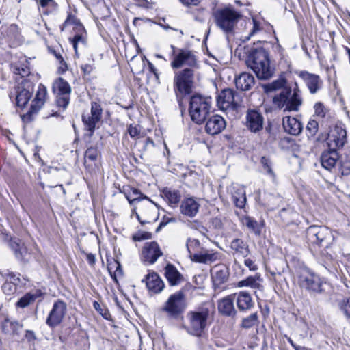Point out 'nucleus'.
Listing matches in <instances>:
<instances>
[{
	"instance_id": "nucleus-1",
	"label": "nucleus",
	"mask_w": 350,
	"mask_h": 350,
	"mask_svg": "<svg viewBox=\"0 0 350 350\" xmlns=\"http://www.w3.org/2000/svg\"><path fill=\"white\" fill-rule=\"evenodd\" d=\"M217 27L226 34L234 32L238 23L241 20V12L228 4L217 9L213 14Z\"/></svg>"
},
{
	"instance_id": "nucleus-2",
	"label": "nucleus",
	"mask_w": 350,
	"mask_h": 350,
	"mask_svg": "<svg viewBox=\"0 0 350 350\" xmlns=\"http://www.w3.org/2000/svg\"><path fill=\"white\" fill-rule=\"evenodd\" d=\"M246 63L260 79H267L273 75L267 52L262 48L256 49L250 54Z\"/></svg>"
},
{
	"instance_id": "nucleus-3",
	"label": "nucleus",
	"mask_w": 350,
	"mask_h": 350,
	"mask_svg": "<svg viewBox=\"0 0 350 350\" xmlns=\"http://www.w3.org/2000/svg\"><path fill=\"white\" fill-rule=\"evenodd\" d=\"M210 318V310L206 308L191 311L187 314L188 322L183 327L189 334L200 337L208 327Z\"/></svg>"
},
{
	"instance_id": "nucleus-4",
	"label": "nucleus",
	"mask_w": 350,
	"mask_h": 350,
	"mask_svg": "<svg viewBox=\"0 0 350 350\" xmlns=\"http://www.w3.org/2000/svg\"><path fill=\"white\" fill-rule=\"evenodd\" d=\"M273 103L284 111H298L303 100L300 91L297 88L292 90L289 88H283L281 92L273 97Z\"/></svg>"
},
{
	"instance_id": "nucleus-5",
	"label": "nucleus",
	"mask_w": 350,
	"mask_h": 350,
	"mask_svg": "<svg viewBox=\"0 0 350 350\" xmlns=\"http://www.w3.org/2000/svg\"><path fill=\"white\" fill-rule=\"evenodd\" d=\"M211 100L210 98L194 95L189 103V114L191 120L200 124L204 122L211 111Z\"/></svg>"
},
{
	"instance_id": "nucleus-6",
	"label": "nucleus",
	"mask_w": 350,
	"mask_h": 350,
	"mask_svg": "<svg viewBox=\"0 0 350 350\" xmlns=\"http://www.w3.org/2000/svg\"><path fill=\"white\" fill-rule=\"evenodd\" d=\"M73 25L77 30L76 34L70 39L75 54L85 49L87 45V33L81 23L74 16L69 14L62 25V31L68 25Z\"/></svg>"
},
{
	"instance_id": "nucleus-7",
	"label": "nucleus",
	"mask_w": 350,
	"mask_h": 350,
	"mask_svg": "<svg viewBox=\"0 0 350 350\" xmlns=\"http://www.w3.org/2000/svg\"><path fill=\"white\" fill-rule=\"evenodd\" d=\"M23 328L21 322L12 318L6 310L0 308V333L10 337L18 336Z\"/></svg>"
},
{
	"instance_id": "nucleus-8",
	"label": "nucleus",
	"mask_w": 350,
	"mask_h": 350,
	"mask_svg": "<svg viewBox=\"0 0 350 350\" xmlns=\"http://www.w3.org/2000/svg\"><path fill=\"white\" fill-rule=\"evenodd\" d=\"M186 308L185 295L181 291L171 295L163 306V311L171 318H177Z\"/></svg>"
},
{
	"instance_id": "nucleus-9",
	"label": "nucleus",
	"mask_w": 350,
	"mask_h": 350,
	"mask_svg": "<svg viewBox=\"0 0 350 350\" xmlns=\"http://www.w3.org/2000/svg\"><path fill=\"white\" fill-rule=\"evenodd\" d=\"M193 72L191 68H185L175 74L174 85L176 92L189 94L191 91Z\"/></svg>"
},
{
	"instance_id": "nucleus-10",
	"label": "nucleus",
	"mask_w": 350,
	"mask_h": 350,
	"mask_svg": "<svg viewBox=\"0 0 350 350\" xmlns=\"http://www.w3.org/2000/svg\"><path fill=\"white\" fill-rule=\"evenodd\" d=\"M53 90L57 94L56 103L57 106L65 109L70 100L71 88L67 81L59 77L53 84Z\"/></svg>"
},
{
	"instance_id": "nucleus-11",
	"label": "nucleus",
	"mask_w": 350,
	"mask_h": 350,
	"mask_svg": "<svg viewBox=\"0 0 350 350\" xmlns=\"http://www.w3.org/2000/svg\"><path fill=\"white\" fill-rule=\"evenodd\" d=\"M103 109L100 103L92 102L91 103L90 113H84L82 116V120L85 129L90 132V135H92L94 132L96 124L100 121L102 118Z\"/></svg>"
},
{
	"instance_id": "nucleus-12",
	"label": "nucleus",
	"mask_w": 350,
	"mask_h": 350,
	"mask_svg": "<svg viewBox=\"0 0 350 350\" xmlns=\"http://www.w3.org/2000/svg\"><path fill=\"white\" fill-rule=\"evenodd\" d=\"M332 237L331 230L325 227L312 226L306 231L308 241L314 245H321L323 242L328 241Z\"/></svg>"
},
{
	"instance_id": "nucleus-13",
	"label": "nucleus",
	"mask_w": 350,
	"mask_h": 350,
	"mask_svg": "<svg viewBox=\"0 0 350 350\" xmlns=\"http://www.w3.org/2000/svg\"><path fill=\"white\" fill-rule=\"evenodd\" d=\"M174 55L171 62V66L173 68H179L184 66H188L191 68L197 66V59L193 53L188 50H179L177 54H175V47L171 45Z\"/></svg>"
},
{
	"instance_id": "nucleus-14",
	"label": "nucleus",
	"mask_w": 350,
	"mask_h": 350,
	"mask_svg": "<svg viewBox=\"0 0 350 350\" xmlns=\"http://www.w3.org/2000/svg\"><path fill=\"white\" fill-rule=\"evenodd\" d=\"M67 310L66 304L62 301H56L50 311L46 323L51 328L55 327L59 325L63 321Z\"/></svg>"
},
{
	"instance_id": "nucleus-15",
	"label": "nucleus",
	"mask_w": 350,
	"mask_h": 350,
	"mask_svg": "<svg viewBox=\"0 0 350 350\" xmlns=\"http://www.w3.org/2000/svg\"><path fill=\"white\" fill-rule=\"evenodd\" d=\"M240 102L239 95L232 89H225L217 98V106L221 110L234 109Z\"/></svg>"
},
{
	"instance_id": "nucleus-16",
	"label": "nucleus",
	"mask_w": 350,
	"mask_h": 350,
	"mask_svg": "<svg viewBox=\"0 0 350 350\" xmlns=\"http://www.w3.org/2000/svg\"><path fill=\"white\" fill-rule=\"evenodd\" d=\"M300 286L309 291L321 292L322 281L319 275L309 271H304L299 276Z\"/></svg>"
},
{
	"instance_id": "nucleus-17",
	"label": "nucleus",
	"mask_w": 350,
	"mask_h": 350,
	"mask_svg": "<svg viewBox=\"0 0 350 350\" xmlns=\"http://www.w3.org/2000/svg\"><path fill=\"white\" fill-rule=\"evenodd\" d=\"M346 142V131L340 126H335L330 130L326 143L329 150L336 151Z\"/></svg>"
},
{
	"instance_id": "nucleus-18",
	"label": "nucleus",
	"mask_w": 350,
	"mask_h": 350,
	"mask_svg": "<svg viewBox=\"0 0 350 350\" xmlns=\"http://www.w3.org/2000/svg\"><path fill=\"white\" fill-rule=\"evenodd\" d=\"M163 255L159 244L155 241L147 242L142 250V260L150 265L154 264Z\"/></svg>"
},
{
	"instance_id": "nucleus-19",
	"label": "nucleus",
	"mask_w": 350,
	"mask_h": 350,
	"mask_svg": "<svg viewBox=\"0 0 350 350\" xmlns=\"http://www.w3.org/2000/svg\"><path fill=\"white\" fill-rule=\"evenodd\" d=\"M146 286L151 294L161 293L165 287L164 282L160 276L154 271H150L142 280Z\"/></svg>"
},
{
	"instance_id": "nucleus-20",
	"label": "nucleus",
	"mask_w": 350,
	"mask_h": 350,
	"mask_svg": "<svg viewBox=\"0 0 350 350\" xmlns=\"http://www.w3.org/2000/svg\"><path fill=\"white\" fill-rule=\"evenodd\" d=\"M264 118L261 113L256 110H248L245 118L247 128L253 133H256L262 129Z\"/></svg>"
},
{
	"instance_id": "nucleus-21",
	"label": "nucleus",
	"mask_w": 350,
	"mask_h": 350,
	"mask_svg": "<svg viewBox=\"0 0 350 350\" xmlns=\"http://www.w3.org/2000/svg\"><path fill=\"white\" fill-rule=\"evenodd\" d=\"M219 259V253L212 250L202 247L196 254L191 256V260L197 263L210 264Z\"/></svg>"
},
{
	"instance_id": "nucleus-22",
	"label": "nucleus",
	"mask_w": 350,
	"mask_h": 350,
	"mask_svg": "<svg viewBox=\"0 0 350 350\" xmlns=\"http://www.w3.org/2000/svg\"><path fill=\"white\" fill-rule=\"evenodd\" d=\"M225 127L224 119L219 115H215L208 120L205 129L208 134L213 135L219 133Z\"/></svg>"
},
{
	"instance_id": "nucleus-23",
	"label": "nucleus",
	"mask_w": 350,
	"mask_h": 350,
	"mask_svg": "<svg viewBox=\"0 0 350 350\" xmlns=\"http://www.w3.org/2000/svg\"><path fill=\"white\" fill-rule=\"evenodd\" d=\"M200 204L193 198L184 199L180 206V213L189 217H193L199 211Z\"/></svg>"
},
{
	"instance_id": "nucleus-24",
	"label": "nucleus",
	"mask_w": 350,
	"mask_h": 350,
	"mask_svg": "<svg viewBox=\"0 0 350 350\" xmlns=\"http://www.w3.org/2000/svg\"><path fill=\"white\" fill-rule=\"evenodd\" d=\"M282 124L284 131L292 135H298L303 130L302 123L294 117H284Z\"/></svg>"
},
{
	"instance_id": "nucleus-25",
	"label": "nucleus",
	"mask_w": 350,
	"mask_h": 350,
	"mask_svg": "<svg viewBox=\"0 0 350 350\" xmlns=\"http://www.w3.org/2000/svg\"><path fill=\"white\" fill-rule=\"evenodd\" d=\"M299 77L304 81L311 94H315L320 89L321 81L318 75L302 71Z\"/></svg>"
},
{
	"instance_id": "nucleus-26",
	"label": "nucleus",
	"mask_w": 350,
	"mask_h": 350,
	"mask_svg": "<svg viewBox=\"0 0 350 350\" xmlns=\"http://www.w3.org/2000/svg\"><path fill=\"white\" fill-rule=\"evenodd\" d=\"M9 245L13 250L16 258L19 260H25L28 255V250L25 244L18 238H11Z\"/></svg>"
},
{
	"instance_id": "nucleus-27",
	"label": "nucleus",
	"mask_w": 350,
	"mask_h": 350,
	"mask_svg": "<svg viewBox=\"0 0 350 350\" xmlns=\"http://www.w3.org/2000/svg\"><path fill=\"white\" fill-rule=\"evenodd\" d=\"M211 277L215 285L225 283L228 278V270L223 265H215L211 270Z\"/></svg>"
},
{
	"instance_id": "nucleus-28",
	"label": "nucleus",
	"mask_w": 350,
	"mask_h": 350,
	"mask_svg": "<svg viewBox=\"0 0 350 350\" xmlns=\"http://www.w3.org/2000/svg\"><path fill=\"white\" fill-rule=\"evenodd\" d=\"M236 295L228 296L219 301L218 310L219 312L226 316L233 315L236 313L234 306V300Z\"/></svg>"
},
{
	"instance_id": "nucleus-29",
	"label": "nucleus",
	"mask_w": 350,
	"mask_h": 350,
	"mask_svg": "<svg viewBox=\"0 0 350 350\" xmlns=\"http://www.w3.org/2000/svg\"><path fill=\"white\" fill-rule=\"evenodd\" d=\"M254 84V78L253 75L247 72H242L235 79L237 88L242 91L250 90Z\"/></svg>"
},
{
	"instance_id": "nucleus-30",
	"label": "nucleus",
	"mask_w": 350,
	"mask_h": 350,
	"mask_svg": "<svg viewBox=\"0 0 350 350\" xmlns=\"http://www.w3.org/2000/svg\"><path fill=\"white\" fill-rule=\"evenodd\" d=\"M161 196L172 207L176 206L181 198L179 191L168 187L164 188L162 190Z\"/></svg>"
},
{
	"instance_id": "nucleus-31",
	"label": "nucleus",
	"mask_w": 350,
	"mask_h": 350,
	"mask_svg": "<svg viewBox=\"0 0 350 350\" xmlns=\"http://www.w3.org/2000/svg\"><path fill=\"white\" fill-rule=\"evenodd\" d=\"M165 276L172 286L178 285L183 280V276L176 269V268L171 265L167 264L165 268Z\"/></svg>"
},
{
	"instance_id": "nucleus-32",
	"label": "nucleus",
	"mask_w": 350,
	"mask_h": 350,
	"mask_svg": "<svg viewBox=\"0 0 350 350\" xmlns=\"http://www.w3.org/2000/svg\"><path fill=\"white\" fill-rule=\"evenodd\" d=\"M235 298L237 307L241 311L248 310L254 306V301L248 293L241 291Z\"/></svg>"
},
{
	"instance_id": "nucleus-33",
	"label": "nucleus",
	"mask_w": 350,
	"mask_h": 350,
	"mask_svg": "<svg viewBox=\"0 0 350 350\" xmlns=\"http://www.w3.org/2000/svg\"><path fill=\"white\" fill-rule=\"evenodd\" d=\"M46 88L44 85L40 84L38 87L36 98L33 100V104L31 105V108L33 111L36 112L38 111L42 107L46 100Z\"/></svg>"
},
{
	"instance_id": "nucleus-34",
	"label": "nucleus",
	"mask_w": 350,
	"mask_h": 350,
	"mask_svg": "<svg viewBox=\"0 0 350 350\" xmlns=\"http://www.w3.org/2000/svg\"><path fill=\"white\" fill-rule=\"evenodd\" d=\"M230 247L237 255L243 258L247 257L250 253L248 244L241 239H233Z\"/></svg>"
},
{
	"instance_id": "nucleus-35",
	"label": "nucleus",
	"mask_w": 350,
	"mask_h": 350,
	"mask_svg": "<svg viewBox=\"0 0 350 350\" xmlns=\"http://www.w3.org/2000/svg\"><path fill=\"white\" fill-rule=\"evenodd\" d=\"M338 160V154L335 150H329L325 152L321 155V165L328 170L333 168Z\"/></svg>"
},
{
	"instance_id": "nucleus-36",
	"label": "nucleus",
	"mask_w": 350,
	"mask_h": 350,
	"mask_svg": "<svg viewBox=\"0 0 350 350\" xmlns=\"http://www.w3.org/2000/svg\"><path fill=\"white\" fill-rule=\"evenodd\" d=\"M232 199L236 206L243 208L246 202V197L243 187L239 185L233 186Z\"/></svg>"
},
{
	"instance_id": "nucleus-37",
	"label": "nucleus",
	"mask_w": 350,
	"mask_h": 350,
	"mask_svg": "<svg viewBox=\"0 0 350 350\" xmlns=\"http://www.w3.org/2000/svg\"><path fill=\"white\" fill-rule=\"evenodd\" d=\"M262 278L260 277V274L257 273L254 276H249L247 278L239 281L237 286L239 287L247 286L252 288L260 289L262 287Z\"/></svg>"
},
{
	"instance_id": "nucleus-38",
	"label": "nucleus",
	"mask_w": 350,
	"mask_h": 350,
	"mask_svg": "<svg viewBox=\"0 0 350 350\" xmlns=\"http://www.w3.org/2000/svg\"><path fill=\"white\" fill-rule=\"evenodd\" d=\"M42 293L39 290L26 293L17 301L16 306L19 308H24L33 303L36 299L41 297Z\"/></svg>"
},
{
	"instance_id": "nucleus-39",
	"label": "nucleus",
	"mask_w": 350,
	"mask_h": 350,
	"mask_svg": "<svg viewBox=\"0 0 350 350\" xmlns=\"http://www.w3.org/2000/svg\"><path fill=\"white\" fill-rule=\"evenodd\" d=\"M241 222H242L243 225L247 227L250 230L254 232L255 234H260V232H261V230L262 228V224L258 223L257 221H256L253 218H252L249 216L243 217L241 219Z\"/></svg>"
},
{
	"instance_id": "nucleus-40",
	"label": "nucleus",
	"mask_w": 350,
	"mask_h": 350,
	"mask_svg": "<svg viewBox=\"0 0 350 350\" xmlns=\"http://www.w3.org/2000/svg\"><path fill=\"white\" fill-rule=\"evenodd\" d=\"M31 97V93L29 90L23 89L20 90L16 95V103L20 107H25Z\"/></svg>"
},
{
	"instance_id": "nucleus-41",
	"label": "nucleus",
	"mask_w": 350,
	"mask_h": 350,
	"mask_svg": "<svg viewBox=\"0 0 350 350\" xmlns=\"http://www.w3.org/2000/svg\"><path fill=\"white\" fill-rule=\"evenodd\" d=\"M187 250L189 254V258H191V256L193 254H196L199 252L200 250L202 248L201 243L199 240L196 239H188L186 243Z\"/></svg>"
},
{
	"instance_id": "nucleus-42",
	"label": "nucleus",
	"mask_w": 350,
	"mask_h": 350,
	"mask_svg": "<svg viewBox=\"0 0 350 350\" xmlns=\"http://www.w3.org/2000/svg\"><path fill=\"white\" fill-rule=\"evenodd\" d=\"M258 324V315L256 312L252 313L243 318L241 321V327L245 329L252 328Z\"/></svg>"
},
{
	"instance_id": "nucleus-43",
	"label": "nucleus",
	"mask_w": 350,
	"mask_h": 350,
	"mask_svg": "<svg viewBox=\"0 0 350 350\" xmlns=\"http://www.w3.org/2000/svg\"><path fill=\"white\" fill-rule=\"evenodd\" d=\"M142 193L137 189H132L130 192L126 195L131 205H133L136 202L141 200Z\"/></svg>"
},
{
	"instance_id": "nucleus-44",
	"label": "nucleus",
	"mask_w": 350,
	"mask_h": 350,
	"mask_svg": "<svg viewBox=\"0 0 350 350\" xmlns=\"http://www.w3.org/2000/svg\"><path fill=\"white\" fill-rule=\"evenodd\" d=\"M319 130V124L315 120L311 119L306 126V131L310 137L314 136Z\"/></svg>"
},
{
	"instance_id": "nucleus-45",
	"label": "nucleus",
	"mask_w": 350,
	"mask_h": 350,
	"mask_svg": "<svg viewBox=\"0 0 350 350\" xmlns=\"http://www.w3.org/2000/svg\"><path fill=\"white\" fill-rule=\"evenodd\" d=\"M99 156V152L96 148L90 147L87 149L85 153V162L87 160L94 161Z\"/></svg>"
},
{
	"instance_id": "nucleus-46",
	"label": "nucleus",
	"mask_w": 350,
	"mask_h": 350,
	"mask_svg": "<svg viewBox=\"0 0 350 350\" xmlns=\"http://www.w3.org/2000/svg\"><path fill=\"white\" fill-rule=\"evenodd\" d=\"M260 163L262 165L263 168H264L265 172L268 175H269L270 176H271L272 178H275V174H274V172L272 170L271 162L269 160V159H268V158H267L265 157H262L261 158Z\"/></svg>"
},
{
	"instance_id": "nucleus-47",
	"label": "nucleus",
	"mask_w": 350,
	"mask_h": 350,
	"mask_svg": "<svg viewBox=\"0 0 350 350\" xmlns=\"http://www.w3.org/2000/svg\"><path fill=\"white\" fill-rule=\"evenodd\" d=\"M339 308L345 317H350V297L342 299L339 303Z\"/></svg>"
},
{
	"instance_id": "nucleus-48",
	"label": "nucleus",
	"mask_w": 350,
	"mask_h": 350,
	"mask_svg": "<svg viewBox=\"0 0 350 350\" xmlns=\"http://www.w3.org/2000/svg\"><path fill=\"white\" fill-rule=\"evenodd\" d=\"M262 29V27L261 26V24L259 21H258L256 18H252V28L248 35L245 38V40H248L252 36H254L259 31H260Z\"/></svg>"
},
{
	"instance_id": "nucleus-49",
	"label": "nucleus",
	"mask_w": 350,
	"mask_h": 350,
	"mask_svg": "<svg viewBox=\"0 0 350 350\" xmlns=\"http://www.w3.org/2000/svg\"><path fill=\"white\" fill-rule=\"evenodd\" d=\"M2 289L5 294L10 295L16 291V285L13 282L6 280L2 286Z\"/></svg>"
},
{
	"instance_id": "nucleus-50",
	"label": "nucleus",
	"mask_w": 350,
	"mask_h": 350,
	"mask_svg": "<svg viewBox=\"0 0 350 350\" xmlns=\"http://www.w3.org/2000/svg\"><path fill=\"white\" fill-rule=\"evenodd\" d=\"M286 84V80L284 79H279L273 81L268 86L269 90H276L283 88Z\"/></svg>"
},
{
	"instance_id": "nucleus-51",
	"label": "nucleus",
	"mask_w": 350,
	"mask_h": 350,
	"mask_svg": "<svg viewBox=\"0 0 350 350\" xmlns=\"http://www.w3.org/2000/svg\"><path fill=\"white\" fill-rule=\"evenodd\" d=\"M18 36V28L15 25H11L8 28L6 33V36L10 40H14Z\"/></svg>"
},
{
	"instance_id": "nucleus-52",
	"label": "nucleus",
	"mask_w": 350,
	"mask_h": 350,
	"mask_svg": "<svg viewBox=\"0 0 350 350\" xmlns=\"http://www.w3.org/2000/svg\"><path fill=\"white\" fill-rule=\"evenodd\" d=\"M127 132L132 138H135L139 137L140 134V128L137 125L130 124Z\"/></svg>"
},
{
	"instance_id": "nucleus-53",
	"label": "nucleus",
	"mask_w": 350,
	"mask_h": 350,
	"mask_svg": "<svg viewBox=\"0 0 350 350\" xmlns=\"http://www.w3.org/2000/svg\"><path fill=\"white\" fill-rule=\"evenodd\" d=\"M314 113L316 116L323 118L325 116V109L323 105L321 103H317L314 105Z\"/></svg>"
},
{
	"instance_id": "nucleus-54",
	"label": "nucleus",
	"mask_w": 350,
	"mask_h": 350,
	"mask_svg": "<svg viewBox=\"0 0 350 350\" xmlns=\"http://www.w3.org/2000/svg\"><path fill=\"white\" fill-rule=\"evenodd\" d=\"M16 72L22 77L27 76L29 74V68L27 66H22L21 67L16 68Z\"/></svg>"
},
{
	"instance_id": "nucleus-55",
	"label": "nucleus",
	"mask_w": 350,
	"mask_h": 350,
	"mask_svg": "<svg viewBox=\"0 0 350 350\" xmlns=\"http://www.w3.org/2000/svg\"><path fill=\"white\" fill-rule=\"evenodd\" d=\"M244 264L251 271H256L258 269L257 265L254 263V262L250 258L245 259L244 261Z\"/></svg>"
},
{
	"instance_id": "nucleus-56",
	"label": "nucleus",
	"mask_w": 350,
	"mask_h": 350,
	"mask_svg": "<svg viewBox=\"0 0 350 350\" xmlns=\"http://www.w3.org/2000/svg\"><path fill=\"white\" fill-rule=\"evenodd\" d=\"M81 68L84 74H90L94 69L93 64H85L81 66Z\"/></svg>"
},
{
	"instance_id": "nucleus-57",
	"label": "nucleus",
	"mask_w": 350,
	"mask_h": 350,
	"mask_svg": "<svg viewBox=\"0 0 350 350\" xmlns=\"http://www.w3.org/2000/svg\"><path fill=\"white\" fill-rule=\"evenodd\" d=\"M25 338L29 342H32L36 340L35 333L31 330H27L25 333Z\"/></svg>"
},
{
	"instance_id": "nucleus-58",
	"label": "nucleus",
	"mask_w": 350,
	"mask_h": 350,
	"mask_svg": "<svg viewBox=\"0 0 350 350\" xmlns=\"http://www.w3.org/2000/svg\"><path fill=\"white\" fill-rule=\"evenodd\" d=\"M185 5H197L202 0H179Z\"/></svg>"
},
{
	"instance_id": "nucleus-59",
	"label": "nucleus",
	"mask_w": 350,
	"mask_h": 350,
	"mask_svg": "<svg viewBox=\"0 0 350 350\" xmlns=\"http://www.w3.org/2000/svg\"><path fill=\"white\" fill-rule=\"evenodd\" d=\"M55 55L57 59L59 61V64H61V68L63 70H65L66 69V64L63 57H62V55L60 54L56 53H55Z\"/></svg>"
},
{
	"instance_id": "nucleus-60",
	"label": "nucleus",
	"mask_w": 350,
	"mask_h": 350,
	"mask_svg": "<svg viewBox=\"0 0 350 350\" xmlns=\"http://www.w3.org/2000/svg\"><path fill=\"white\" fill-rule=\"evenodd\" d=\"M6 280L16 284L17 282L19 281V278L14 273H10Z\"/></svg>"
},
{
	"instance_id": "nucleus-61",
	"label": "nucleus",
	"mask_w": 350,
	"mask_h": 350,
	"mask_svg": "<svg viewBox=\"0 0 350 350\" xmlns=\"http://www.w3.org/2000/svg\"><path fill=\"white\" fill-rule=\"evenodd\" d=\"M87 260L90 265H94L96 261L94 255L92 254H87Z\"/></svg>"
},
{
	"instance_id": "nucleus-62",
	"label": "nucleus",
	"mask_w": 350,
	"mask_h": 350,
	"mask_svg": "<svg viewBox=\"0 0 350 350\" xmlns=\"http://www.w3.org/2000/svg\"><path fill=\"white\" fill-rule=\"evenodd\" d=\"M150 146H154V143L150 137H148L145 141V148H148Z\"/></svg>"
},
{
	"instance_id": "nucleus-63",
	"label": "nucleus",
	"mask_w": 350,
	"mask_h": 350,
	"mask_svg": "<svg viewBox=\"0 0 350 350\" xmlns=\"http://www.w3.org/2000/svg\"><path fill=\"white\" fill-rule=\"evenodd\" d=\"M342 174H348L350 173V166H348L347 164L344 163L342 165Z\"/></svg>"
},
{
	"instance_id": "nucleus-64",
	"label": "nucleus",
	"mask_w": 350,
	"mask_h": 350,
	"mask_svg": "<svg viewBox=\"0 0 350 350\" xmlns=\"http://www.w3.org/2000/svg\"><path fill=\"white\" fill-rule=\"evenodd\" d=\"M52 2H53V0H40V4L42 7H46V6L49 5Z\"/></svg>"
}]
</instances>
